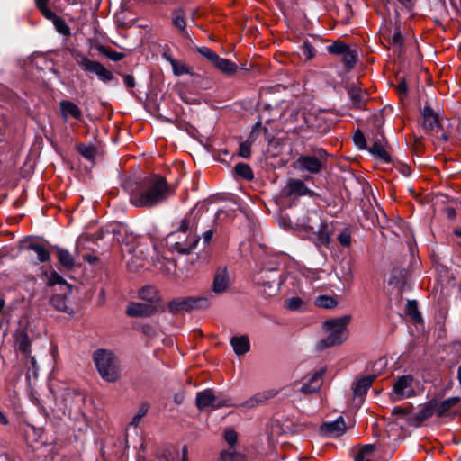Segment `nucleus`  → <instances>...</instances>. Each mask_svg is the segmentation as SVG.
I'll return each mask as SVG.
<instances>
[{
    "label": "nucleus",
    "mask_w": 461,
    "mask_h": 461,
    "mask_svg": "<svg viewBox=\"0 0 461 461\" xmlns=\"http://www.w3.org/2000/svg\"><path fill=\"white\" fill-rule=\"evenodd\" d=\"M68 294V293H64V290H61V294H55L51 297L50 303L58 311L71 314L73 311L66 303V295Z\"/></svg>",
    "instance_id": "26"
},
{
    "label": "nucleus",
    "mask_w": 461,
    "mask_h": 461,
    "mask_svg": "<svg viewBox=\"0 0 461 461\" xmlns=\"http://www.w3.org/2000/svg\"><path fill=\"white\" fill-rule=\"evenodd\" d=\"M357 54L350 48L341 56L342 63L348 68H353L357 62Z\"/></svg>",
    "instance_id": "37"
},
{
    "label": "nucleus",
    "mask_w": 461,
    "mask_h": 461,
    "mask_svg": "<svg viewBox=\"0 0 461 461\" xmlns=\"http://www.w3.org/2000/svg\"><path fill=\"white\" fill-rule=\"evenodd\" d=\"M210 305V301L207 297H178L172 300L168 303V309L171 312H189L194 309H205Z\"/></svg>",
    "instance_id": "5"
},
{
    "label": "nucleus",
    "mask_w": 461,
    "mask_h": 461,
    "mask_svg": "<svg viewBox=\"0 0 461 461\" xmlns=\"http://www.w3.org/2000/svg\"><path fill=\"white\" fill-rule=\"evenodd\" d=\"M19 349L22 353L25 355H29L30 353V341L27 338V336L23 337L19 340Z\"/></svg>",
    "instance_id": "53"
},
{
    "label": "nucleus",
    "mask_w": 461,
    "mask_h": 461,
    "mask_svg": "<svg viewBox=\"0 0 461 461\" xmlns=\"http://www.w3.org/2000/svg\"><path fill=\"white\" fill-rule=\"evenodd\" d=\"M196 406L199 410H203L207 407L219 409L223 406H230L227 400L217 398L212 390H204L196 395Z\"/></svg>",
    "instance_id": "9"
},
{
    "label": "nucleus",
    "mask_w": 461,
    "mask_h": 461,
    "mask_svg": "<svg viewBox=\"0 0 461 461\" xmlns=\"http://www.w3.org/2000/svg\"><path fill=\"white\" fill-rule=\"evenodd\" d=\"M130 203L138 208H153L164 203L173 191L159 175H151L134 184H126Z\"/></svg>",
    "instance_id": "1"
},
{
    "label": "nucleus",
    "mask_w": 461,
    "mask_h": 461,
    "mask_svg": "<svg viewBox=\"0 0 461 461\" xmlns=\"http://www.w3.org/2000/svg\"><path fill=\"white\" fill-rule=\"evenodd\" d=\"M100 51L113 61H120L124 58V54L122 52L107 50L104 48L100 49Z\"/></svg>",
    "instance_id": "44"
},
{
    "label": "nucleus",
    "mask_w": 461,
    "mask_h": 461,
    "mask_svg": "<svg viewBox=\"0 0 461 461\" xmlns=\"http://www.w3.org/2000/svg\"><path fill=\"white\" fill-rule=\"evenodd\" d=\"M156 311L157 304L148 303H131L126 309V313L131 317H148L156 312Z\"/></svg>",
    "instance_id": "10"
},
{
    "label": "nucleus",
    "mask_w": 461,
    "mask_h": 461,
    "mask_svg": "<svg viewBox=\"0 0 461 461\" xmlns=\"http://www.w3.org/2000/svg\"><path fill=\"white\" fill-rule=\"evenodd\" d=\"M348 49L349 46L348 44L342 41H335L327 47V51L330 54L342 56Z\"/></svg>",
    "instance_id": "36"
},
{
    "label": "nucleus",
    "mask_w": 461,
    "mask_h": 461,
    "mask_svg": "<svg viewBox=\"0 0 461 461\" xmlns=\"http://www.w3.org/2000/svg\"><path fill=\"white\" fill-rule=\"evenodd\" d=\"M139 297L148 303L156 304L159 301L158 290L153 286H145L139 292Z\"/></svg>",
    "instance_id": "24"
},
{
    "label": "nucleus",
    "mask_w": 461,
    "mask_h": 461,
    "mask_svg": "<svg viewBox=\"0 0 461 461\" xmlns=\"http://www.w3.org/2000/svg\"><path fill=\"white\" fill-rule=\"evenodd\" d=\"M393 413H402V414H403V413H405V411L402 409H401L400 407H395L393 409Z\"/></svg>",
    "instance_id": "63"
},
{
    "label": "nucleus",
    "mask_w": 461,
    "mask_h": 461,
    "mask_svg": "<svg viewBox=\"0 0 461 461\" xmlns=\"http://www.w3.org/2000/svg\"><path fill=\"white\" fill-rule=\"evenodd\" d=\"M0 424L6 425L8 424V419L5 416V414L0 411Z\"/></svg>",
    "instance_id": "59"
},
{
    "label": "nucleus",
    "mask_w": 461,
    "mask_h": 461,
    "mask_svg": "<svg viewBox=\"0 0 461 461\" xmlns=\"http://www.w3.org/2000/svg\"><path fill=\"white\" fill-rule=\"evenodd\" d=\"M406 311L414 321L419 322L421 321V315L418 311L417 303L415 301H408Z\"/></svg>",
    "instance_id": "38"
},
{
    "label": "nucleus",
    "mask_w": 461,
    "mask_h": 461,
    "mask_svg": "<svg viewBox=\"0 0 461 461\" xmlns=\"http://www.w3.org/2000/svg\"><path fill=\"white\" fill-rule=\"evenodd\" d=\"M57 257L59 262L68 270H70L75 266V259L71 253L62 248H56Z\"/></svg>",
    "instance_id": "23"
},
{
    "label": "nucleus",
    "mask_w": 461,
    "mask_h": 461,
    "mask_svg": "<svg viewBox=\"0 0 461 461\" xmlns=\"http://www.w3.org/2000/svg\"><path fill=\"white\" fill-rule=\"evenodd\" d=\"M153 265L165 276L172 277L176 273V264L173 259L157 256L153 260Z\"/></svg>",
    "instance_id": "12"
},
{
    "label": "nucleus",
    "mask_w": 461,
    "mask_h": 461,
    "mask_svg": "<svg viewBox=\"0 0 461 461\" xmlns=\"http://www.w3.org/2000/svg\"><path fill=\"white\" fill-rule=\"evenodd\" d=\"M401 5H402L405 7L411 6V0H397Z\"/></svg>",
    "instance_id": "61"
},
{
    "label": "nucleus",
    "mask_w": 461,
    "mask_h": 461,
    "mask_svg": "<svg viewBox=\"0 0 461 461\" xmlns=\"http://www.w3.org/2000/svg\"><path fill=\"white\" fill-rule=\"evenodd\" d=\"M389 42L391 45L401 47L403 43V37L401 32L396 29L393 33L390 36Z\"/></svg>",
    "instance_id": "45"
},
{
    "label": "nucleus",
    "mask_w": 461,
    "mask_h": 461,
    "mask_svg": "<svg viewBox=\"0 0 461 461\" xmlns=\"http://www.w3.org/2000/svg\"><path fill=\"white\" fill-rule=\"evenodd\" d=\"M355 461H371L369 459L365 458L362 454H357L355 457Z\"/></svg>",
    "instance_id": "60"
},
{
    "label": "nucleus",
    "mask_w": 461,
    "mask_h": 461,
    "mask_svg": "<svg viewBox=\"0 0 461 461\" xmlns=\"http://www.w3.org/2000/svg\"><path fill=\"white\" fill-rule=\"evenodd\" d=\"M301 50L306 59L310 60L316 55V50L312 46L310 42H303Z\"/></svg>",
    "instance_id": "41"
},
{
    "label": "nucleus",
    "mask_w": 461,
    "mask_h": 461,
    "mask_svg": "<svg viewBox=\"0 0 461 461\" xmlns=\"http://www.w3.org/2000/svg\"><path fill=\"white\" fill-rule=\"evenodd\" d=\"M59 109L61 117L65 122H67L69 118H73L77 121L83 120V113L81 109L71 101H60Z\"/></svg>",
    "instance_id": "11"
},
{
    "label": "nucleus",
    "mask_w": 461,
    "mask_h": 461,
    "mask_svg": "<svg viewBox=\"0 0 461 461\" xmlns=\"http://www.w3.org/2000/svg\"><path fill=\"white\" fill-rule=\"evenodd\" d=\"M149 248L144 244H138L132 251V258H135L137 261L136 267H142L143 261L148 258Z\"/></svg>",
    "instance_id": "30"
},
{
    "label": "nucleus",
    "mask_w": 461,
    "mask_h": 461,
    "mask_svg": "<svg viewBox=\"0 0 461 461\" xmlns=\"http://www.w3.org/2000/svg\"><path fill=\"white\" fill-rule=\"evenodd\" d=\"M319 155L321 158L314 156H302L295 163L296 168L313 175L319 174L325 167L324 158L327 153L325 150L320 149Z\"/></svg>",
    "instance_id": "7"
},
{
    "label": "nucleus",
    "mask_w": 461,
    "mask_h": 461,
    "mask_svg": "<svg viewBox=\"0 0 461 461\" xmlns=\"http://www.w3.org/2000/svg\"><path fill=\"white\" fill-rule=\"evenodd\" d=\"M369 151L385 162L390 161V155L384 146L378 142H374V144L369 148Z\"/></svg>",
    "instance_id": "35"
},
{
    "label": "nucleus",
    "mask_w": 461,
    "mask_h": 461,
    "mask_svg": "<svg viewBox=\"0 0 461 461\" xmlns=\"http://www.w3.org/2000/svg\"><path fill=\"white\" fill-rule=\"evenodd\" d=\"M56 285H59L60 289L64 290V293H71V285L60 275L53 271L47 275V285L54 286Z\"/></svg>",
    "instance_id": "22"
},
{
    "label": "nucleus",
    "mask_w": 461,
    "mask_h": 461,
    "mask_svg": "<svg viewBox=\"0 0 461 461\" xmlns=\"http://www.w3.org/2000/svg\"><path fill=\"white\" fill-rule=\"evenodd\" d=\"M230 345L236 355H243L250 349V342L247 335L233 336L230 339Z\"/></svg>",
    "instance_id": "18"
},
{
    "label": "nucleus",
    "mask_w": 461,
    "mask_h": 461,
    "mask_svg": "<svg viewBox=\"0 0 461 461\" xmlns=\"http://www.w3.org/2000/svg\"><path fill=\"white\" fill-rule=\"evenodd\" d=\"M28 249L36 253L40 262H48L50 259V253L45 245L39 242H32L28 245Z\"/></svg>",
    "instance_id": "25"
},
{
    "label": "nucleus",
    "mask_w": 461,
    "mask_h": 461,
    "mask_svg": "<svg viewBox=\"0 0 461 461\" xmlns=\"http://www.w3.org/2000/svg\"><path fill=\"white\" fill-rule=\"evenodd\" d=\"M39 10L41 11V13L42 14V15L45 18H47L48 20H51L52 22L55 21V18L59 17L51 10H50L47 6L41 7Z\"/></svg>",
    "instance_id": "54"
},
{
    "label": "nucleus",
    "mask_w": 461,
    "mask_h": 461,
    "mask_svg": "<svg viewBox=\"0 0 461 461\" xmlns=\"http://www.w3.org/2000/svg\"><path fill=\"white\" fill-rule=\"evenodd\" d=\"M314 304L321 308L330 309L337 305V302L332 296L320 295L315 299Z\"/></svg>",
    "instance_id": "34"
},
{
    "label": "nucleus",
    "mask_w": 461,
    "mask_h": 461,
    "mask_svg": "<svg viewBox=\"0 0 461 461\" xmlns=\"http://www.w3.org/2000/svg\"><path fill=\"white\" fill-rule=\"evenodd\" d=\"M322 375L323 371H318L312 375L309 378H306L301 387V392L305 394L317 392L322 384Z\"/></svg>",
    "instance_id": "15"
},
{
    "label": "nucleus",
    "mask_w": 461,
    "mask_h": 461,
    "mask_svg": "<svg viewBox=\"0 0 461 461\" xmlns=\"http://www.w3.org/2000/svg\"><path fill=\"white\" fill-rule=\"evenodd\" d=\"M149 410V405L147 403H143L140 406L138 412L132 419V424L138 425L140 420L147 414Z\"/></svg>",
    "instance_id": "46"
},
{
    "label": "nucleus",
    "mask_w": 461,
    "mask_h": 461,
    "mask_svg": "<svg viewBox=\"0 0 461 461\" xmlns=\"http://www.w3.org/2000/svg\"><path fill=\"white\" fill-rule=\"evenodd\" d=\"M434 414L438 415V411L435 406L434 401H430L426 405L420 408L417 414V417L420 420H427L432 417Z\"/></svg>",
    "instance_id": "32"
},
{
    "label": "nucleus",
    "mask_w": 461,
    "mask_h": 461,
    "mask_svg": "<svg viewBox=\"0 0 461 461\" xmlns=\"http://www.w3.org/2000/svg\"><path fill=\"white\" fill-rule=\"evenodd\" d=\"M77 151L86 158L92 159L95 156V149L90 145L80 144L77 147Z\"/></svg>",
    "instance_id": "40"
},
{
    "label": "nucleus",
    "mask_w": 461,
    "mask_h": 461,
    "mask_svg": "<svg viewBox=\"0 0 461 461\" xmlns=\"http://www.w3.org/2000/svg\"><path fill=\"white\" fill-rule=\"evenodd\" d=\"M413 383L414 378L411 375H405L398 377L394 382L393 391L390 393L391 400L396 402L413 397L415 395Z\"/></svg>",
    "instance_id": "6"
},
{
    "label": "nucleus",
    "mask_w": 461,
    "mask_h": 461,
    "mask_svg": "<svg viewBox=\"0 0 461 461\" xmlns=\"http://www.w3.org/2000/svg\"><path fill=\"white\" fill-rule=\"evenodd\" d=\"M50 0H35L36 6L40 9L41 7L47 6Z\"/></svg>",
    "instance_id": "58"
},
{
    "label": "nucleus",
    "mask_w": 461,
    "mask_h": 461,
    "mask_svg": "<svg viewBox=\"0 0 461 461\" xmlns=\"http://www.w3.org/2000/svg\"><path fill=\"white\" fill-rule=\"evenodd\" d=\"M261 127L260 122H257V124L253 127L252 131L248 139V140L240 144L239 154L240 157L244 158H248L251 155V144L255 140V134L258 130Z\"/></svg>",
    "instance_id": "19"
},
{
    "label": "nucleus",
    "mask_w": 461,
    "mask_h": 461,
    "mask_svg": "<svg viewBox=\"0 0 461 461\" xmlns=\"http://www.w3.org/2000/svg\"><path fill=\"white\" fill-rule=\"evenodd\" d=\"M457 379H458L460 386H461V365L459 366L458 370H457Z\"/></svg>",
    "instance_id": "64"
},
{
    "label": "nucleus",
    "mask_w": 461,
    "mask_h": 461,
    "mask_svg": "<svg viewBox=\"0 0 461 461\" xmlns=\"http://www.w3.org/2000/svg\"><path fill=\"white\" fill-rule=\"evenodd\" d=\"M123 81H124L125 86L129 88H132L135 86V79L131 75H125L123 77Z\"/></svg>",
    "instance_id": "55"
},
{
    "label": "nucleus",
    "mask_w": 461,
    "mask_h": 461,
    "mask_svg": "<svg viewBox=\"0 0 461 461\" xmlns=\"http://www.w3.org/2000/svg\"><path fill=\"white\" fill-rule=\"evenodd\" d=\"M373 448L374 447L372 445H366L359 454H362L363 456H365L366 454L372 452Z\"/></svg>",
    "instance_id": "57"
},
{
    "label": "nucleus",
    "mask_w": 461,
    "mask_h": 461,
    "mask_svg": "<svg viewBox=\"0 0 461 461\" xmlns=\"http://www.w3.org/2000/svg\"><path fill=\"white\" fill-rule=\"evenodd\" d=\"M235 173L246 180H251L254 177L251 167L245 163H238L234 167Z\"/></svg>",
    "instance_id": "33"
},
{
    "label": "nucleus",
    "mask_w": 461,
    "mask_h": 461,
    "mask_svg": "<svg viewBox=\"0 0 461 461\" xmlns=\"http://www.w3.org/2000/svg\"><path fill=\"white\" fill-rule=\"evenodd\" d=\"M458 398L452 397L442 402L434 401L438 411V416H442L458 402Z\"/></svg>",
    "instance_id": "31"
},
{
    "label": "nucleus",
    "mask_w": 461,
    "mask_h": 461,
    "mask_svg": "<svg viewBox=\"0 0 461 461\" xmlns=\"http://www.w3.org/2000/svg\"><path fill=\"white\" fill-rule=\"evenodd\" d=\"M229 275L227 272V269L224 268H219L216 271L213 283H212V290L216 294H221L224 293L228 286H229Z\"/></svg>",
    "instance_id": "17"
},
{
    "label": "nucleus",
    "mask_w": 461,
    "mask_h": 461,
    "mask_svg": "<svg viewBox=\"0 0 461 461\" xmlns=\"http://www.w3.org/2000/svg\"><path fill=\"white\" fill-rule=\"evenodd\" d=\"M276 393L277 392L273 389L258 393L255 395L251 396L249 399L246 400L244 402H242L241 407L245 409L255 408L258 405L262 404L267 400L275 397Z\"/></svg>",
    "instance_id": "13"
},
{
    "label": "nucleus",
    "mask_w": 461,
    "mask_h": 461,
    "mask_svg": "<svg viewBox=\"0 0 461 461\" xmlns=\"http://www.w3.org/2000/svg\"><path fill=\"white\" fill-rule=\"evenodd\" d=\"M422 127L426 131H432L439 126L438 115L429 105H425L422 112Z\"/></svg>",
    "instance_id": "14"
},
{
    "label": "nucleus",
    "mask_w": 461,
    "mask_h": 461,
    "mask_svg": "<svg viewBox=\"0 0 461 461\" xmlns=\"http://www.w3.org/2000/svg\"><path fill=\"white\" fill-rule=\"evenodd\" d=\"M338 241L343 247H349L351 245V233L348 230H344L338 236Z\"/></svg>",
    "instance_id": "43"
},
{
    "label": "nucleus",
    "mask_w": 461,
    "mask_h": 461,
    "mask_svg": "<svg viewBox=\"0 0 461 461\" xmlns=\"http://www.w3.org/2000/svg\"><path fill=\"white\" fill-rule=\"evenodd\" d=\"M349 97L353 104L357 107L361 108L366 104L368 95L366 90H362L359 87L352 86L349 89Z\"/></svg>",
    "instance_id": "20"
},
{
    "label": "nucleus",
    "mask_w": 461,
    "mask_h": 461,
    "mask_svg": "<svg viewBox=\"0 0 461 461\" xmlns=\"http://www.w3.org/2000/svg\"><path fill=\"white\" fill-rule=\"evenodd\" d=\"M194 221L191 220L190 216L182 220L179 230L182 233H186L188 230L193 229Z\"/></svg>",
    "instance_id": "49"
},
{
    "label": "nucleus",
    "mask_w": 461,
    "mask_h": 461,
    "mask_svg": "<svg viewBox=\"0 0 461 461\" xmlns=\"http://www.w3.org/2000/svg\"><path fill=\"white\" fill-rule=\"evenodd\" d=\"M375 380L374 375H368L357 381L353 386L356 396H363L366 393Z\"/></svg>",
    "instance_id": "21"
},
{
    "label": "nucleus",
    "mask_w": 461,
    "mask_h": 461,
    "mask_svg": "<svg viewBox=\"0 0 461 461\" xmlns=\"http://www.w3.org/2000/svg\"><path fill=\"white\" fill-rule=\"evenodd\" d=\"M281 194L285 197L313 196L315 192L309 189L303 181L299 179H289L282 189Z\"/></svg>",
    "instance_id": "8"
},
{
    "label": "nucleus",
    "mask_w": 461,
    "mask_h": 461,
    "mask_svg": "<svg viewBox=\"0 0 461 461\" xmlns=\"http://www.w3.org/2000/svg\"><path fill=\"white\" fill-rule=\"evenodd\" d=\"M200 238L197 235L188 237L185 243L176 242L175 249L182 254L190 253L197 245Z\"/></svg>",
    "instance_id": "27"
},
{
    "label": "nucleus",
    "mask_w": 461,
    "mask_h": 461,
    "mask_svg": "<svg viewBox=\"0 0 461 461\" xmlns=\"http://www.w3.org/2000/svg\"><path fill=\"white\" fill-rule=\"evenodd\" d=\"M350 320V316L345 315L326 321L323 329L328 332V336L320 341V348H326L343 343L348 336V325Z\"/></svg>",
    "instance_id": "3"
},
{
    "label": "nucleus",
    "mask_w": 461,
    "mask_h": 461,
    "mask_svg": "<svg viewBox=\"0 0 461 461\" xmlns=\"http://www.w3.org/2000/svg\"><path fill=\"white\" fill-rule=\"evenodd\" d=\"M197 50L201 55H203L204 58L210 60L212 64L215 63V60L219 57V55L216 52L206 47L199 48Z\"/></svg>",
    "instance_id": "42"
},
{
    "label": "nucleus",
    "mask_w": 461,
    "mask_h": 461,
    "mask_svg": "<svg viewBox=\"0 0 461 461\" xmlns=\"http://www.w3.org/2000/svg\"><path fill=\"white\" fill-rule=\"evenodd\" d=\"M166 59L171 64L173 72L176 76H182L185 74H191L190 68L185 63L177 61L167 54L164 55Z\"/></svg>",
    "instance_id": "29"
},
{
    "label": "nucleus",
    "mask_w": 461,
    "mask_h": 461,
    "mask_svg": "<svg viewBox=\"0 0 461 461\" xmlns=\"http://www.w3.org/2000/svg\"><path fill=\"white\" fill-rule=\"evenodd\" d=\"M182 461H187V448L186 447H183V457Z\"/></svg>",
    "instance_id": "62"
},
{
    "label": "nucleus",
    "mask_w": 461,
    "mask_h": 461,
    "mask_svg": "<svg viewBox=\"0 0 461 461\" xmlns=\"http://www.w3.org/2000/svg\"><path fill=\"white\" fill-rule=\"evenodd\" d=\"M93 360L100 376L108 383H114L121 377L120 361L107 349H97L93 354Z\"/></svg>",
    "instance_id": "2"
},
{
    "label": "nucleus",
    "mask_w": 461,
    "mask_h": 461,
    "mask_svg": "<svg viewBox=\"0 0 461 461\" xmlns=\"http://www.w3.org/2000/svg\"><path fill=\"white\" fill-rule=\"evenodd\" d=\"M222 73L232 75L237 71V65L226 59L221 58L220 56L215 60L213 64Z\"/></svg>",
    "instance_id": "28"
},
{
    "label": "nucleus",
    "mask_w": 461,
    "mask_h": 461,
    "mask_svg": "<svg viewBox=\"0 0 461 461\" xmlns=\"http://www.w3.org/2000/svg\"><path fill=\"white\" fill-rule=\"evenodd\" d=\"M173 23L176 28H178L181 31H184L185 29V19L182 13H177L175 14L173 18Z\"/></svg>",
    "instance_id": "47"
},
{
    "label": "nucleus",
    "mask_w": 461,
    "mask_h": 461,
    "mask_svg": "<svg viewBox=\"0 0 461 461\" xmlns=\"http://www.w3.org/2000/svg\"><path fill=\"white\" fill-rule=\"evenodd\" d=\"M321 430L333 437H339L346 431V424L343 417H339L333 421L324 422Z\"/></svg>",
    "instance_id": "16"
},
{
    "label": "nucleus",
    "mask_w": 461,
    "mask_h": 461,
    "mask_svg": "<svg viewBox=\"0 0 461 461\" xmlns=\"http://www.w3.org/2000/svg\"><path fill=\"white\" fill-rule=\"evenodd\" d=\"M53 25L56 29V31L62 34L63 36H69L70 35V29L65 23V21L60 18H55V21L53 22Z\"/></svg>",
    "instance_id": "39"
},
{
    "label": "nucleus",
    "mask_w": 461,
    "mask_h": 461,
    "mask_svg": "<svg viewBox=\"0 0 461 461\" xmlns=\"http://www.w3.org/2000/svg\"><path fill=\"white\" fill-rule=\"evenodd\" d=\"M237 438V433L232 429L226 430L224 432V438L230 447H233L236 444Z\"/></svg>",
    "instance_id": "50"
},
{
    "label": "nucleus",
    "mask_w": 461,
    "mask_h": 461,
    "mask_svg": "<svg viewBox=\"0 0 461 461\" xmlns=\"http://www.w3.org/2000/svg\"><path fill=\"white\" fill-rule=\"evenodd\" d=\"M213 237V230H209L207 231H205L203 235V243L204 244H209L212 240Z\"/></svg>",
    "instance_id": "56"
},
{
    "label": "nucleus",
    "mask_w": 461,
    "mask_h": 461,
    "mask_svg": "<svg viewBox=\"0 0 461 461\" xmlns=\"http://www.w3.org/2000/svg\"><path fill=\"white\" fill-rule=\"evenodd\" d=\"M28 372L36 376L38 372V365L34 357L28 356Z\"/></svg>",
    "instance_id": "52"
},
{
    "label": "nucleus",
    "mask_w": 461,
    "mask_h": 461,
    "mask_svg": "<svg viewBox=\"0 0 461 461\" xmlns=\"http://www.w3.org/2000/svg\"><path fill=\"white\" fill-rule=\"evenodd\" d=\"M354 142L359 149H366V138L361 131H357L355 133Z\"/></svg>",
    "instance_id": "51"
},
{
    "label": "nucleus",
    "mask_w": 461,
    "mask_h": 461,
    "mask_svg": "<svg viewBox=\"0 0 461 461\" xmlns=\"http://www.w3.org/2000/svg\"><path fill=\"white\" fill-rule=\"evenodd\" d=\"M76 63L87 74L95 75L98 79L106 84L114 79L113 73L107 69L99 61L92 60L81 53H77L75 56Z\"/></svg>",
    "instance_id": "4"
},
{
    "label": "nucleus",
    "mask_w": 461,
    "mask_h": 461,
    "mask_svg": "<svg viewBox=\"0 0 461 461\" xmlns=\"http://www.w3.org/2000/svg\"><path fill=\"white\" fill-rule=\"evenodd\" d=\"M285 305L288 309L295 311L301 308L303 301L299 297H292L286 301Z\"/></svg>",
    "instance_id": "48"
}]
</instances>
